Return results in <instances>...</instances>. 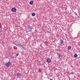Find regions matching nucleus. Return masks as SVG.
<instances>
[{"mask_svg":"<svg viewBox=\"0 0 80 80\" xmlns=\"http://www.w3.org/2000/svg\"><path fill=\"white\" fill-rule=\"evenodd\" d=\"M63 43V40H60V43L61 44H62Z\"/></svg>","mask_w":80,"mask_h":80,"instance_id":"0eeeda50","label":"nucleus"},{"mask_svg":"<svg viewBox=\"0 0 80 80\" xmlns=\"http://www.w3.org/2000/svg\"><path fill=\"white\" fill-rule=\"evenodd\" d=\"M68 50H71V48H72V47H71V46H69L68 47Z\"/></svg>","mask_w":80,"mask_h":80,"instance_id":"9d476101","label":"nucleus"},{"mask_svg":"<svg viewBox=\"0 0 80 80\" xmlns=\"http://www.w3.org/2000/svg\"><path fill=\"white\" fill-rule=\"evenodd\" d=\"M20 47H22L23 46H22V45H21V46H20Z\"/></svg>","mask_w":80,"mask_h":80,"instance_id":"f3484780","label":"nucleus"},{"mask_svg":"<svg viewBox=\"0 0 80 80\" xmlns=\"http://www.w3.org/2000/svg\"><path fill=\"white\" fill-rule=\"evenodd\" d=\"M77 57H78V55H77V54H75L74 55V58H77Z\"/></svg>","mask_w":80,"mask_h":80,"instance_id":"1a4fd4ad","label":"nucleus"},{"mask_svg":"<svg viewBox=\"0 0 80 80\" xmlns=\"http://www.w3.org/2000/svg\"><path fill=\"white\" fill-rule=\"evenodd\" d=\"M24 48V47H23V46H22V48Z\"/></svg>","mask_w":80,"mask_h":80,"instance_id":"6ab92c4d","label":"nucleus"},{"mask_svg":"<svg viewBox=\"0 0 80 80\" xmlns=\"http://www.w3.org/2000/svg\"><path fill=\"white\" fill-rule=\"evenodd\" d=\"M45 43H47V41H46L45 42Z\"/></svg>","mask_w":80,"mask_h":80,"instance_id":"a211bd4d","label":"nucleus"},{"mask_svg":"<svg viewBox=\"0 0 80 80\" xmlns=\"http://www.w3.org/2000/svg\"><path fill=\"white\" fill-rule=\"evenodd\" d=\"M18 55H19V54H16V57H18Z\"/></svg>","mask_w":80,"mask_h":80,"instance_id":"2eb2a0df","label":"nucleus"},{"mask_svg":"<svg viewBox=\"0 0 80 80\" xmlns=\"http://www.w3.org/2000/svg\"><path fill=\"white\" fill-rule=\"evenodd\" d=\"M29 3L30 5H33V1H30Z\"/></svg>","mask_w":80,"mask_h":80,"instance_id":"423d86ee","label":"nucleus"},{"mask_svg":"<svg viewBox=\"0 0 80 80\" xmlns=\"http://www.w3.org/2000/svg\"><path fill=\"white\" fill-rule=\"evenodd\" d=\"M58 55L59 57H61V55H60V54H58Z\"/></svg>","mask_w":80,"mask_h":80,"instance_id":"f8f14e48","label":"nucleus"},{"mask_svg":"<svg viewBox=\"0 0 80 80\" xmlns=\"http://www.w3.org/2000/svg\"><path fill=\"white\" fill-rule=\"evenodd\" d=\"M5 65H6L7 67H10L11 65V62H8V63H6Z\"/></svg>","mask_w":80,"mask_h":80,"instance_id":"f03ea898","label":"nucleus"},{"mask_svg":"<svg viewBox=\"0 0 80 80\" xmlns=\"http://www.w3.org/2000/svg\"><path fill=\"white\" fill-rule=\"evenodd\" d=\"M17 76H18V77H20V76H21L22 75H21V74H20L19 73H17Z\"/></svg>","mask_w":80,"mask_h":80,"instance_id":"39448f33","label":"nucleus"},{"mask_svg":"<svg viewBox=\"0 0 80 80\" xmlns=\"http://www.w3.org/2000/svg\"><path fill=\"white\" fill-rule=\"evenodd\" d=\"M2 32V28H0V32Z\"/></svg>","mask_w":80,"mask_h":80,"instance_id":"ddd939ff","label":"nucleus"},{"mask_svg":"<svg viewBox=\"0 0 80 80\" xmlns=\"http://www.w3.org/2000/svg\"><path fill=\"white\" fill-rule=\"evenodd\" d=\"M11 11L12 12H15L17 11V9L15 8H13L11 9Z\"/></svg>","mask_w":80,"mask_h":80,"instance_id":"f257e3e1","label":"nucleus"},{"mask_svg":"<svg viewBox=\"0 0 80 80\" xmlns=\"http://www.w3.org/2000/svg\"><path fill=\"white\" fill-rule=\"evenodd\" d=\"M52 61L51 60V59L49 58H47V62L48 63H51Z\"/></svg>","mask_w":80,"mask_h":80,"instance_id":"7ed1b4c3","label":"nucleus"},{"mask_svg":"<svg viewBox=\"0 0 80 80\" xmlns=\"http://www.w3.org/2000/svg\"><path fill=\"white\" fill-rule=\"evenodd\" d=\"M21 44H18V46H21Z\"/></svg>","mask_w":80,"mask_h":80,"instance_id":"4468645a","label":"nucleus"},{"mask_svg":"<svg viewBox=\"0 0 80 80\" xmlns=\"http://www.w3.org/2000/svg\"><path fill=\"white\" fill-rule=\"evenodd\" d=\"M32 17H34L35 16V13L34 12L32 13Z\"/></svg>","mask_w":80,"mask_h":80,"instance_id":"6e6552de","label":"nucleus"},{"mask_svg":"<svg viewBox=\"0 0 80 80\" xmlns=\"http://www.w3.org/2000/svg\"><path fill=\"white\" fill-rule=\"evenodd\" d=\"M74 73H75V72H72L71 73V75H73V74H74Z\"/></svg>","mask_w":80,"mask_h":80,"instance_id":"9b49d317","label":"nucleus"},{"mask_svg":"<svg viewBox=\"0 0 80 80\" xmlns=\"http://www.w3.org/2000/svg\"><path fill=\"white\" fill-rule=\"evenodd\" d=\"M28 32H32V28L30 27L29 29H28Z\"/></svg>","mask_w":80,"mask_h":80,"instance_id":"20e7f679","label":"nucleus"},{"mask_svg":"<svg viewBox=\"0 0 80 80\" xmlns=\"http://www.w3.org/2000/svg\"><path fill=\"white\" fill-rule=\"evenodd\" d=\"M23 49H24V50H26V48H24Z\"/></svg>","mask_w":80,"mask_h":80,"instance_id":"dca6fc26","label":"nucleus"}]
</instances>
